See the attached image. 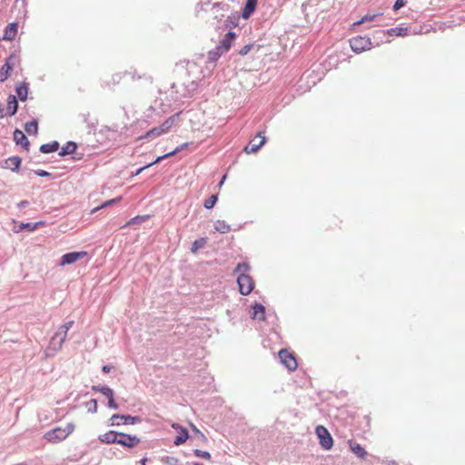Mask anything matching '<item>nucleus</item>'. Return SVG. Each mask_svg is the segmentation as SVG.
Segmentation results:
<instances>
[{
    "label": "nucleus",
    "instance_id": "obj_1",
    "mask_svg": "<svg viewBox=\"0 0 465 465\" xmlns=\"http://www.w3.org/2000/svg\"><path fill=\"white\" fill-rule=\"evenodd\" d=\"M74 430V425L67 423L64 427L58 426L50 430L44 435V438L47 442L56 444L64 440Z\"/></svg>",
    "mask_w": 465,
    "mask_h": 465
},
{
    "label": "nucleus",
    "instance_id": "obj_2",
    "mask_svg": "<svg viewBox=\"0 0 465 465\" xmlns=\"http://www.w3.org/2000/svg\"><path fill=\"white\" fill-rule=\"evenodd\" d=\"M237 283L242 295L250 294L254 288V282L248 273H240L237 277Z\"/></svg>",
    "mask_w": 465,
    "mask_h": 465
},
{
    "label": "nucleus",
    "instance_id": "obj_3",
    "mask_svg": "<svg viewBox=\"0 0 465 465\" xmlns=\"http://www.w3.org/2000/svg\"><path fill=\"white\" fill-rule=\"evenodd\" d=\"M350 45L356 54H360L371 49V41L367 36H356L350 40Z\"/></svg>",
    "mask_w": 465,
    "mask_h": 465
},
{
    "label": "nucleus",
    "instance_id": "obj_4",
    "mask_svg": "<svg viewBox=\"0 0 465 465\" xmlns=\"http://www.w3.org/2000/svg\"><path fill=\"white\" fill-rule=\"evenodd\" d=\"M281 362L291 371H294L298 368V362L295 356L287 349H282L279 351Z\"/></svg>",
    "mask_w": 465,
    "mask_h": 465
},
{
    "label": "nucleus",
    "instance_id": "obj_5",
    "mask_svg": "<svg viewBox=\"0 0 465 465\" xmlns=\"http://www.w3.org/2000/svg\"><path fill=\"white\" fill-rule=\"evenodd\" d=\"M315 432L320 440L321 446L325 450H331L333 445V440L328 430L325 427L319 425L316 427Z\"/></svg>",
    "mask_w": 465,
    "mask_h": 465
},
{
    "label": "nucleus",
    "instance_id": "obj_6",
    "mask_svg": "<svg viewBox=\"0 0 465 465\" xmlns=\"http://www.w3.org/2000/svg\"><path fill=\"white\" fill-rule=\"evenodd\" d=\"M266 138L263 133L260 132L257 135L250 141V143L244 147L243 151L247 154L254 153L265 143Z\"/></svg>",
    "mask_w": 465,
    "mask_h": 465
},
{
    "label": "nucleus",
    "instance_id": "obj_7",
    "mask_svg": "<svg viewBox=\"0 0 465 465\" xmlns=\"http://www.w3.org/2000/svg\"><path fill=\"white\" fill-rule=\"evenodd\" d=\"M234 39L235 34L233 32L227 33L221 41V45L216 47L214 54L221 56L226 53L231 48L232 43Z\"/></svg>",
    "mask_w": 465,
    "mask_h": 465
},
{
    "label": "nucleus",
    "instance_id": "obj_8",
    "mask_svg": "<svg viewBox=\"0 0 465 465\" xmlns=\"http://www.w3.org/2000/svg\"><path fill=\"white\" fill-rule=\"evenodd\" d=\"M140 439L136 436H132L129 434H125L123 432H120V436L118 437V443L124 447H126L128 449L134 448L140 443Z\"/></svg>",
    "mask_w": 465,
    "mask_h": 465
},
{
    "label": "nucleus",
    "instance_id": "obj_9",
    "mask_svg": "<svg viewBox=\"0 0 465 465\" xmlns=\"http://www.w3.org/2000/svg\"><path fill=\"white\" fill-rule=\"evenodd\" d=\"M86 255L87 252L84 251L65 253L61 258L60 265L64 266L66 264L74 263L78 260L84 258Z\"/></svg>",
    "mask_w": 465,
    "mask_h": 465
},
{
    "label": "nucleus",
    "instance_id": "obj_10",
    "mask_svg": "<svg viewBox=\"0 0 465 465\" xmlns=\"http://www.w3.org/2000/svg\"><path fill=\"white\" fill-rule=\"evenodd\" d=\"M111 420L112 425H120V421L124 424H135L140 422L141 419L138 416L114 414Z\"/></svg>",
    "mask_w": 465,
    "mask_h": 465
},
{
    "label": "nucleus",
    "instance_id": "obj_11",
    "mask_svg": "<svg viewBox=\"0 0 465 465\" xmlns=\"http://www.w3.org/2000/svg\"><path fill=\"white\" fill-rule=\"evenodd\" d=\"M180 114L181 112L171 115L159 125L163 134H167L173 128V126L176 124V123L179 121Z\"/></svg>",
    "mask_w": 465,
    "mask_h": 465
},
{
    "label": "nucleus",
    "instance_id": "obj_12",
    "mask_svg": "<svg viewBox=\"0 0 465 465\" xmlns=\"http://www.w3.org/2000/svg\"><path fill=\"white\" fill-rule=\"evenodd\" d=\"M120 436V432H116L114 430H109L104 434L99 436V440L105 444H113L118 443V437Z\"/></svg>",
    "mask_w": 465,
    "mask_h": 465
},
{
    "label": "nucleus",
    "instance_id": "obj_13",
    "mask_svg": "<svg viewBox=\"0 0 465 465\" xmlns=\"http://www.w3.org/2000/svg\"><path fill=\"white\" fill-rule=\"evenodd\" d=\"M172 427L175 430H180L179 435L174 440V444L176 446H179V445L184 443L189 437L188 431L186 430V429H184L183 427H182L181 425H179L177 423H173Z\"/></svg>",
    "mask_w": 465,
    "mask_h": 465
},
{
    "label": "nucleus",
    "instance_id": "obj_14",
    "mask_svg": "<svg viewBox=\"0 0 465 465\" xmlns=\"http://www.w3.org/2000/svg\"><path fill=\"white\" fill-rule=\"evenodd\" d=\"M17 32H18V24L11 23L5 27L3 39L12 41L16 37Z\"/></svg>",
    "mask_w": 465,
    "mask_h": 465
},
{
    "label": "nucleus",
    "instance_id": "obj_15",
    "mask_svg": "<svg viewBox=\"0 0 465 465\" xmlns=\"http://www.w3.org/2000/svg\"><path fill=\"white\" fill-rule=\"evenodd\" d=\"M349 444V447L351 449V450L359 458L361 459H365L366 456H367V451L365 450V449L363 447H361L359 443L353 441V440H349L348 442Z\"/></svg>",
    "mask_w": 465,
    "mask_h": 465
},
{
    "label": "nucleus",
    "instance_id": "obj_16",
    "mask_svg": "<svg viewBox=\"0 0 465 465\" xmlns=\"http://www.w3.org/2000/svg\"><path fill=\"white\" fill-rule=\"evenodd\" d=\"M14 140L15 142L17 143V144H20L22 145L25 149L28 150V147H29V141L27 139V137L25 136V134L16 129L15 132H14Z\"/></svg>",
    "mask_w": 465,
    "mask_h": 465
},
{
    "label": "nucleus",
    "instance_id": "obj_17",
    "mask_svg": "<svg viewBox=\"0 0 465 465\" xmlns=\"http://www.w3.org/2000/svg\"><path fill=\"white\" fill-rule=\"evenodd\" d=\"M164 134L162 129L159 126H155L152 129H150L148 132H146L143 135L138 137V140L143 139H154L161 135Z\"/></svg>",
    "mask_w": 465,
    "mask_h": 465
},
{
    "label": "nucleus",
    "instance_id": "obj_18",
    "mask_svg": "<svg viewBox=\"0 0 465 465\" xmlns=\"http://www.w3.org/2000/svg\"><path fill=\"white\" fill-rule=\"evenodd\" d=\"M252 318L260 321L265 319V309L262 304L256 303L255 305H253Z\"/></svg>",
    "mask_w": 465,
    "mask_h": 465
},
{
    "label": "nucleus",
    "instance_id": "obj_19",
    "mask_svg": "<svg viewBox=\"0 0 465 465\" xmlns=\"http://www.w3.org/2000/svg\"><path fill=\"white\" fill-rule=\"evenodd\" d=\"M258 0H247L242 10V17L248 18L255 10Z\"/></svg>",
    "mask_w": 465,
    "mask_h": 465
},
{
    "label": "nucleus",
    "instance_id": "obj_20",
    "mask_svg": "<svg viewBox=\"0 0 465 465\" xmlns=\"http://www.w3.org/2000/svg\"><path fill=\"white\" fill-rule=\"evenodd\" d=\"M189 143H184L179 146H177L173 151L164 154V155H162V156H158L155 160H154V163H160L161 161H163V159H166V158H169L171 156H173L174 154H176L177 153L186 149L188 147Z\"/></svg>",
    "mask_w": 465,
    "mask_h": 465
},
{
    "label": "nucleus",
    "instance_id": "obj_21",
    "mask_svg": "<svg viewBox=\"0 0 465 465\" xmlns=\"http://www.w3.org/2000/svg\"><path fill=\"white\" fill-rule=\"evenodd\" d=\"M18 104L15 95H9L7 98V112L10 115H14L17 111Z\"/></svg>",
    "mask_w": 465,
    "mask_h": 465
},
{
    "label": "nucleus",
    "instance_id": "obj_22",
    "mask_svg": "<svg viewBox=\"0 0 465 465\" xmlns=\"http://www.w3.org/2000/svg\"><path fill=\"white\" fill-rule=\"evenodd\" d=\"M387 34L391 36H406L409 34L407 27H393L387 30Z\"/></svg>",
    "mask_w": 465,
    "mask_h": 465
},
{
    "label": "nucleus",
    "instance_id": "obj_23",
    "mask_svg": "<svg viewBox=\"0 0 465 465\" xmlns=\"http://www.w3.org/2000/svg\"><path fill=\"white\" fill-rule=\"evenodd\" d=\"M59 148V143L57 142H52L49 143L42 144L40 147V151L44 153H49L56 152Z\"/></svg>",
    "mask_w": 465,
    "mask_h": 465
},
{
    "label": "nucleus",
    "instance_id": "obj_24",
    "mask_svg": "<svg viewBox=\"0 0 465 465\" xmlns=\"http://www.w3.org/2000/svg\"><path fill=\"white\" fill-rule=\"evenodd\" d=\"M214 229L221 233H227L231 231V226L222 220H218L214 223Z\"/></svg>",
    "mask_w": 465,
    "mask_h": 465
},
{
    "label": "nucleus",
    "instance_id": "obj_25",
    "mask_svg": "<svg viewBox=\"0 0 465 465\" xmlns=\"http://www.w3.org/2000/svg\"><path fill=\"white\" fill-rule=\"evenodd\" d=\"M5 163L9 169L16 171L20 167L21 158L18 156L10 157L6 160Z\"/></svg>",
    "mask_w": 465,
    "mask_h": 465
},
{
    "label": "nucleus",
    "instance_id": "obj_26",
    "mask_svg": "<svg viewBox=\"0 0 465 465\" xmlns=\"http://www.w3.org/2000/svg\"><path fill=\"white\" fill-rule=\"evenodd\" d=\"M16 94H17L18 98H19L21 101H25V100H26V98H27V94H28V87H27V84H25V83H21V84L16 87Z\"/></svg>",
    "mask_w": 465,
    "mask_h": 465
},
{
    "label": "nucleus",
    "instance_id": "obj_27",
    "mask_svg": "<svg viewBox=\"0 0 465 465\" xmlns=\"http://www.w3.org/2000/svg\"><path fill=\"white\" fill-rule=\"evenodd\" d=\"M76 150V144L74 142H68L64 146L62 147V150L59 153V155L64 156L67 154H72Z\"/></svg>",
    "mask_w": 465,
    "mask_h": 465
},
{
    "label": "nucleus",
    "instance_id": "obj_28",
    "mask_svg": "<svg viewBox=\"0 0 465 465\" xmlns=\"http://www.w3.org/2000/svg\"><path fill=\"white\" fill-rule=\"evenodd\" d=\"M378 16H380V14H367V15H363L359 21L354 22L352 26L354 27V26L361 25L368 23V22L374 21L375 18H377Z\"/></svg>",
    "mask_w": 465,
    "mask_h": 465
},
{
    "label": "nucleus",
    "instance_id": "obj_29",
    "mask_svg": "<svg viewBox=\"0 0 465 465\" xmlns=\"http://www.w3.org/2000/svg\"><path fill=\"white\" fill-rule=\"evenodd\" d=\"M25 132L30 135H35L38 131V124L36 120L28 122L25 125Z\"/></svg>",
    "mask_w": 465,
    "mask_h": 465
},
{
    "label": "nucleus",
    "instance_id": "obj_30",
    "mask_svg": "<svg viewBox=\"0 0 465 465\" xmlns=\"http://www.w3.org/2000/svg\"><path fill=\"white\" fill-rule=\"evenodd\" d=\"M92 390L94 391L101 392L107 399H109L112 396H114L113 390L110 389L109 387H105V386H93Z\"/></svg>",
    "mask_w": 465,
    "mask_h": 465
},
{
    "label": "nucleus",
    "instance_id": "obj_31",
    "mask_svg": "<svg viewBox=\"0 0 465 465\" xmlns=\"http://www.w3.org/2000/svg\"><path fill=\"white\" fill-rule=\"evenodd\" d=\"M11 71V66L8 63H6L1 69H0V82H5L7 77L9 76V72Z\"/></svg>",
    "mask_w": 465,
    "mask_h": 465
},
{
    "label": "nucleus",
    "instance_id": "obj_32",
    "mask_svg": "<svg viewBox=\"0 0 465 465\" xmlns=\"http://www.w3.org/2000/svg\"><path fill=\"white\" fill-rule=\"evenodd\" d=\"M122 200V197H117V198H114V199H111V200H108V201H105L104 203H102L100 206H97L95 208H94L91 213H96L98 210L102 209V208H104V207H107L114 203H118Z\"/></svg>",
    "mask_w": 465,
    "mask_h": 465
},
{
    "label": "nucleus",
    "instance_id": "obj_33",
    "mask_svg": "<svg viewBox=\"0 0 465 465\" xmlns=\"http://www.w3.org/2000/svg\"><path fill=\"white\" fill-rule=\"evenodd\" d=\"M206 243V240L204 238H200L198 240H195L193 244L191 251L192 252L195 253L199 249L203 248Z\"/></svg>",
    "mask_w": 465,
    "mask_h": 465
},
{
    "label": "nucleus",
    "instance_id": "obj_34",
    "mask_svg": "<svg viewBox=\"0 0 465 465\" xmlns=\"http://www.w3.org/2000/svg\"><path fill=\"white\" fill-rule=\"evenodd\" d=\"M74 324V322L73 321H69L67 322H65L62 327L61 329L64 330V335L63 337L61 338V341H60V347L62 346V344L64 342L66 337H67V332L68 331L72 328Z\"/></svg>",
    "mask_w": 465,
    "mask_h": 465
},
{
    "label": "nucleus",
    "instance_id": "obj_35",
    "mask_svg": "<svg viewBox=\"0 0 465 465\" xmlns=\"http://www.w3.org/2000/svg\"><path fill=\"white\" fill-rule=\"evenodd\" d=\"M217 199H218L217 195H215V194L211 195L208 199H206L204 201L203 206L206 209L213 208L214 206V204L216 203Z\"/></svg>",
    "mask_w": 465,
    "mask_h": 465
},
{
    "label": "nucleus",
    "instance_id": "obj_36",
    "mask_svg": "<svg viewBox=\"0 0 465 465\" xmlns=\"http://www.w3.org/2000/svg\"><path fill=\"white\" fill-rule=\"evenodd\" d=\"M42 224H44L43 222H38V223H21L20 228L21 229H28L29 231H35L39 225H42Z\"/></svg>",
    "mask_w": 465,
    "mask_h": 465
},
{
    "label": "nucleus",
    "instance_id": "obj_37",
    "mask_svg": "<svg viewBox=\"0 0 465 465\" xmlns=\"http://www.w3.org/2000/svg\"><path fill=\"white\" fill-rule=\"evenodd\" d=\"M249 270H250V266H249V264H247V263H245V262H242V263H239V264L236 266V268H235L234 272H239V274H240V273H242V272H243V273H247V272H248Z\"/></svg>",
    "mask_w": 465,
    "mask_h": 465
},
{
    "label": "nucleus",
    "instance_id": "obj_38",
    "mask_svg": "<svg viewBox=\"0 0 465 465\" xmlns=\"http://www.w3.org/2000/svg\"><path fill=\"white\" fill-rule=\"evenodd\" d=\"M194 454L198 458H202V459H205V460L211 459V454L205 450H194Z\"/></svg>",
    "mask_w": 465,
    "mask_h": 465
},
{
    "label": "nucleus",
    "instance_id": "obj_39",
    "mask_svg": "<svg viewBox=\"0 0 465 465\" xmlns=\"http://www.w3.org/2000/svg\"><path fill=\"white\" fill-rule=\"evenodd\" d=\"M88 411L92 412H96L97 411V401L96 400H91L88 403Z\"/></svg>",
    "mask_w": 465,
    "mask_h": 465
},
{
    "label": "nucleus",
    "instance_id": "obj_40",
    "mask_svg": "<svg viewBox=\"0 0 465 465\" xmlns=\"http://www.w3.org/2000/svg\"><path fill=\"white\" fill-rule=\"evenodd\" d=\"M407 4V0H396L393 5V9L398 11L400 8L404 6Z\"/></svg>",
    "mask_w": 465,
    "mask_h": 465
},
{
    "label": "nucleus",
    "instance_id": "obj_41",
    "mask_svg": "<svg viewBox=\"0 0 465 465\" xmlns=\"http://www.w3.org/2000/svg\"><path fill=\"white\" fill-rule=\"evenodd\" d=\"M253 45H246L245 46H243L241 51L239 52V54L241 55H246L248 54V52L250 51V49L252 47Z\"/></svg>",
    "mask_w": 465,
    "mask_h": 465
},
{
    "label": "nucleus",
    "instance_id": "obj_42",
    "mask_svg": "<svg viewBox=\"0 0 465 465\" xmlns=\"http://www.w3.org/2000/svg\"><path fill=\"white\" fill-rule=\"evenodd\" d=\"M108 407L112 409H118V404L114 401V396L108 399Z\"/></svg>",
    "mask_w": 465,
    "mask_h": 465
},
{
    "label": "nucleus",
    "instance_id": "obj_43",
    "mask_svg": "<svg viewBox=\"0 0 465 465\" xmlns=\"http://www.w3.org/2000/svg\"><path fill=\"white\" fill-rule=\"evenodd\" d=\"M155 163H154V161H153V162H152V163H148L147 165H145V166H143V167L139 168V169L136 171L135 175L140 174L143 170H145V169H146V168H148V167L153 166V164H155Z\"/></svg>",
    "mask_w": 465,
    "mask_h": 465
},
{
    "label": "nucleus",
    "instance_id": "obj_44",
    "mask_svg": "<svg viewBox=\"0 0 465 465\" xmlns=\"http://www.w3.org/2000/svg\"><path fill=\"white\" fill-rule=\"evenodd\" d=\"M35 174L40 176V177H46V176L50 175V173L48 172L44 171V170L35 171Z\"/></svg>",
    "mask_w": 465,
    "mask_h": 465
},
{
    "label": "nucleus",
    "instance_id": "obj_45",
    "mask_svg": "<svg viewBox=\"0 0 465 465\" xmlns=\"http://www.w3.org/2000/svg\"><path fill=\"white\" fill-rule=\"evenodd\" d=\"M144 221L145 220V217H139V216H136L134 218H132L128 223H127V225H130V224H133L136 221Z\"/></svg>",
    "mask_w": 465,
    "mask_h": 465
},
{
    "label": "nucleus",
    "instance_id": "obj_46",
    "mask_svg": "<svg viewBox=\"0 0 465 465\" xmlns=\"http://www.w3.org/2000/svg\"><path fill=\"white\" fill-rule=\"evenodd\" d=\"M102 370H103L104 372L107 373V372L110 371L111 367L108 366V365H104V366H103Z\"/></svg>",
    "mask_w": 465,
    "mask_h": 465
},
{
    "label": "nucleus",
    "instance_id": "obj_47",
    "mask_svg": "<svg viewBox=\"0 0 465 465\" xmlns=\"http://www.w3.org/2000/svg\"><path fill=\"white\" fill-rule=\"evenodd\" d=\"M5 116L4 108L0 105V117L3 118Z\"/></svg>",
    "mask_w": 465,
    "mask_h": 465
},
{
    "label": "nucleus",
    "instance_id": "obj_48",
    "mask_svg": "<svg viewBox=\"0 0 465 465\" xmlns=\"http://www.w3.org/2000/svg\"><path fill=\"white\" fill-rule=\"evenodd\" d=\"M146 461H147V459L144 458L140 462H141V465H146Z\"/></svg>",
    "mask_w": 465,
    "mask_h": 465
},
{
    "label": "nucleus",
    "instance_id": "obj_49",
    "mask_svg": "<svg viewBox=\"0 0 465 465\" xmlns=\"http://www.w3.org/2000/svg\"><path fill=\"white\" fill-rule=\"evenodd\" d=\"M192 426H193V430L200 432L195 426H193V425H192Z\"/></svg>",
    "mask_w": 465,
    "mask_h": 465
},
{
    "label": "nucleus",
    "instance_id": "obj_50",
    "mask_svg": "<svg viewBox=\"0 0 465 465\" xmlns=\"http://www.w3.org/2000/svg\"><path fill=\"white\" fill-rule=\"evenodd\" d=\"M193 465H202V464H200V463L196 462V463H194Z\"/></svg>",
    "mask_w": 465,
    "mask_h": 465
}]
</instances>
